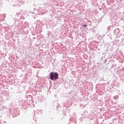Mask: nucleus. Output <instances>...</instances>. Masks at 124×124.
Returning <instances> with one entry per match:
<instances>
[{"instance_id":"obj_1","label":"nucleus","mask_w":124,"mask_h":124,"mask_svg":"<svg viewBox=\"0 0 124 124\" xmlns=\"http://www.w3.org/2000/svg\"><path fill=\"white\" fill-rule=\"evenodd\" d=\"M49 75L50 80L55 81V80L59 79V74H58V73H54L52 72L50 73Z\"/></svg>"},{"instance_id":"obj_2","label":"nucleus","mask_w":124,"mask_h":124,"mask_svg":"<svg viewBox=\"0 0 124 124\" xmlns=\"http://www.w3.org/2000/svg\"><path fill=\"white\" fill-rule=\"evenodd\" d=\"M116 58V59H118L119 60H124V55H123V53L122 52H119L117 53L116 54L114 55V54L112 55V56L111 55H109V58Z\"/></svg>"},{"instance_id":"obj_3","label":"nucleus","mask_w":124,"mask_h":124,"mask_svg":"<svg viewBox=\"0 0 124 124\" xmlns=\"http://www.w3.org/2000/svg\"><path fill=\"white\" fill-rule=\"evenodd\" d=\"M110 70L112 73H114V72H116V71H118L117 70V66L116 65H112L110 67Z\"/></svg>"},{"instance_id":"obj_4","label":"nucleus","mask_w":124,"mask_h":124,"mask_svg":"<svg viewBox=\"0 0 124 124\" xmlns=\"http://www.w3.org/2000/svg\"><path fill=\"white\" fill-rule=\"evenodd\" d=\"M120 29H119L118 28H116L114 29V34H115V36L116 35H118V34L120 33Z\"/></svg>"},{"instance_id":"obj_5","label":"nucleus","mask_w":124,"mask_h":124,"mask_svg":"<svg viewBox=\"0 0 124 124\" xmlns=\"http://www.w3.org/2000/svg\"><path fill=\"white\" fill-rule=\"evenodd\" d=\"M113 98L114 100H115V101H117V100H118V99H119V95H115L113 97Z\"/></svg>"},{"instance_id":"obj_6","label":"nucleus","mask_w":124,"mask_h":124,"mask_svg":"<svg viewBox=\"0 0 124 124\" xmlns=\"http://www.w3.org/2000/svg\"><path fill=\"white\" fill-rule=\"evenodd\" d=\"M109 104H115V102L111 100H109Z\"/></svg>"},{"instance_id":"obj_7","label":"nucleus","mask_w":124,"mask_h":124,"mask_svg":"<svg viewBox=\"0 0 124 124\" xmlns=\"http://www.w3.org/2000/svg\"><path fill=\"white\" fill-rule=\"evenodd\" d=\"M109 38H110V39H113V40H114V38H113V37H112V36H111V35L109 36Z\"/></svg>"},{"instance_id":"obj_8","label":"nucleus","mask_w":124,"mask_h":124,"mask_svg":"<svg viewBox=\"0 0 124 124\" xmlns=\"http://www.w3.org/2000/svg\"><path fill=\"white\" fill-rule=\"evenodd\" d=\"M122 69V70H123V71H124V67H123Z\"/></svg>"},{"instance_id":"obj_9","label":"nucleus","mask_w":124,"mask_h":124,"mask_svg":"<svg viewBox=\"0 0 124 124\" xmlns=\"http://www.w3.org/2000/svg\"><path fill=\"white\" fill-rule=\"evenodd\" d=\"M83 27H87V25L86 24L84 25Z\"/></svg>"},{"instance_id":"obj_10","label":"nucleus","mask_w":124,"mask_h":124,"mask_svg":"<svg viewBox=\"0 0 124 124\" xmlns=\"http://www.w3.org/2000/svg\"><path fill=\"white\" fill-rule=\"evenodd\" d=\"M111 28H115V25L112 26Z\"/></svg>"},{"instance_id":"obj_11","label":"nucleus","mask_w":124,"mask_h":124,"mask_svg":"<svg viewBox=\"0 0 124 124\" xmlns=\"http://www.w3.org/2000/svg\"><path fill=\"white\" fill-rule=\"evenodd\" d=\"M109 62H112V61L111 60L109 61Z\"/></svg>"},{"instance_id":"obj_12","label":"nucleus","mask_w":124,"mask_h":124,"mask_svg":"<svg viewBox=\"0 0 124 124\" xmlns=\"http://www.w3.org/2000/svg\"><path fill=\"white\" fill-rule=\"evenodd\" d=\"M110 51H113V48L111 49Z\"/></svg>"},{"instance_id":"obj_13","label":"nucleus","mask_w":124,"mask_h":124,"mask_svg":"<svg viewBox=\"0 0 124 124\" xmlns=\"http://www.w3.org/2000/svg\"><path fill=\"white\" fill-rule=\"evenodd\" d=\"M110 45H111V43H110Z\"/></svg>"},{"instance_id":"obj_14","label":"nucleus","mask_w":124,"mask_h":124,"mask_svg":"<svg viewBox=\"0 0 124 124\" xmlns=\"http://www.w3.org/2000/svg\"><path fill=\"white\" fill-rule=\"evenodd\" d=\"M111 27V26H109V28Z\"/></svg>"}]
</instances>
